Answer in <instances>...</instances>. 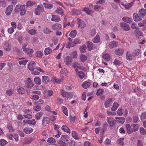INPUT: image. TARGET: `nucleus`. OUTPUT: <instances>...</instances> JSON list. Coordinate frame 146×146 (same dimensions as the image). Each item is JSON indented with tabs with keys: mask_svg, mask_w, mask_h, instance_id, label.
<instances>
[{
	"mask_svg": "<svg viewBox=\"0 0 146 146\" xmlns=\"http://www.w3.org/2000/svg\"><path fill=\"white\" fill-rule=\"evenodd\" d=\"M20 9V14L21 15H23L25 14V5H17L15 9V12L17 13L19 11V9Z\"/></svg>",
	"mask_w": 146,
	"mask_h": 146,
	"instance_id": "f257e3e1",
	"label": "nucleus"
},
{
	"mask_svg": "<svg viewBox=\"0 0 146 146\" xmlns=\"http://www.w3.org/2000/svg\"><path fill=\"white\" fill-rule=\"evenodd\" d=\"M60 94L62 96L63 98H66L68 100L71 99L73 96V94L71 92H67L63 90H60Z\"/></svg>",
	"mask_w": 146,
	"mask_h": 146,
	"instance_id": "f03ea898",
	"label": "nucleus"
},
{
	"mask_svg": "<svg viewBox=\"0 0 146 146\" xmlns=\"http://www.w3.org/2000/svg\"><path fill=\"white\" fill-rule=\"evenodd\" d=\"M44 11V7L42 5H38L37 8L35 10V13L36 15H40L41 13L43 12Z\"/></svg>",
	"mask_w": 146,
	"mask_h": 146,
	"instance_id": "7ed1b4c3",
	"label": "nucleus"
},
{
	"mask_svg": "<svg viewBox=\"0 0 146 146\" xmlns=\"http://www.w3.org/2000/svg\"><path fill=\"white\" fill-rule=\"evenodd\" d=\"M27 45V44L25 43L22 46V48L23 51L26 53L27 54H32L34 52L33 50L31 49L26 48V47Z\"/></svg>",
	"mask_w": 146,
	"mask_h": 146,
	"instance_id": "20e7f679",
	"label": "nucleus"
},
{
	"mask_svg": "<svg viewBox=\"0 0 146 146\" xmlns=\"http://www.w3.org/2000/svg\"><path fill=\"white\" fill-rule=\"evenodd\" d=\"M50 119L49 117L46 116L43 117L42 120V126L45 127L47 126L50 123Z\"/></svg>",
	"mask_w": 146,
	"mask_h": 146,
	"instance_id": "39448f33",
	"label": "nucleus"
},
{
	"mask_svg": "<svg viewBox=\"0 0 146 146\" xmlns=\"http://www.w3.org/2000/svg\"><path fill=\"white\" fill-rule=\"evenodd\" d=\"M121 27L123 29V30L126 31H129L130 30V27L128 24L124 22H121L120 23Z\"/></svg>",
	"mask_w": 146,
	"mask_h": 146,
	"instance_id": "423d86ee",
	"label": "nucleus"
},
{
	"mask_svg": "<svg viewBox=\"0 0 146 146\" xmlns=\"http://www.w3.org/2000/svg\"><path fill=\"white\" fill-rule=\"evenodd\" d=\"M72 61V58L70 56H67L64 59V63L67 65H70Z\"/></svg>",
	"mask_w": 146,
	"mask_h": 146,
	"instance_id": "0eeeda50",
	"label": "nucleus"
},
{
	"mask_svg": "<svg viewBox=\"0 0 146 146\" xmlns=\"http://www.w3.org/2000/svg\"><path fill=\"white\" fill-rule=\"evenodd\" d=\"M44 94L45 97L48 98L53 95V92L52 90H46L44 92Z\"/></svg>",
	"mask_w": 146,
	"mask_h": 146,
	"instance_id": "6e6552de",
	"label": "nucleus"
},
{
	"mask_svg": "<svg viewBox=\"0 0 146 146\" xmlns=\"http://www.w3.org/2000/svg\"><path fill=\"white\" fill-rule=\"evenodd\" d=\"M13 6L10 5L8 6L5 12L6 15L7 16L10 15L11 14L13 10Z\"/></svg>",
	"mask_w": 146,
	"mask_h": 146,
	"instance_id": "1a4fd4ad",
	"label": "nucleus"
},
{
	"mask_svg": "<svg viewBox=\"0 0 146 146\" xmlns=\"http://www.w3.org/2000/svg\"><path fill=\"white\" fill-rule=\"evenodd\" d=\"M135 0H133L132 1L129 3L124 4L123 2L121 3V4L123 5L126 9H128L130 8L133 5Z\"/></svg>",
	"mask_w": 146,
	"mask_h": 146,
	"instance_id": "9d476101",
	"label": "nucleus"
},
{
	"mask_svg": "<svg viewBox=\"0 0 146 146\" xmlns=\"http://www.w3.org/2000/svg\"><path fill=\"white\" fill-rule=\"evenodd\" d=\"M49 16L50 17H52L51 20L52 21L58 22L61 21L60 18L58 15H50Z\"/></svg>",
	"mask_w": 146,
	"mask_h": 146,
	"instance_id": "9b49d317",
	"label": "nucleus"
},
{
	"mask_svg": "<svg viewBox=\"0 0 146 146\" xmlns=\"http://www.w3.org/2000/svg\"><path fill=\"white\" fill-rule=\"evenodd\" d=\"M106 120L109 125L111 127H113L114 125L115 120L113 118L107 117Z\"/></svg>",
	"mask_w": 146,
	"mask_h": 146,
	"instance_id": "f8f14e48",
	"label": "nucleus"
},
{
	"mask_svg": "<svg viewBox=\"0 0 146 146\" xmlns=\"http://www.w3.org/2000/svg\"><path fill=\"white\" fill-rule=\"evenodd\" d=\"M75 71L77 73L78 76L81 79H82L85 76L84 73L82 71H79L77 68L75 69Z\"/></svg>",
	"mask_w": 146,
	"mask_h": 146,
	"instance_id": "ddd939ff",
	"label": "nucleus"
},
{
	"mask_svg": "<svg viewBox=\"0 0 146 146\" xmlns=\"http://www.w3.org/2000/svg\"><path fill=\"white\" fill-rule=\"evenodd\" d=\"M130 125L128 124H126V128L127 132L129 134H131L133 132V128L131 127Z\"/></svg>",
	"mask_w": 146,
	"mask_h": 146,
	"instance_id": "4468645a",
	"label": "nucleus"
},
{
	"mask_svg": "<svg viewBox=\"0 0 146 146\" xmlns=\"http://www.w3.org/2000/svg\"><path fill=\"white\" fill-rule=\"evenodd\" d=\"M77 20L78 27L81 28H84L86 25L84 22L80 19H78Z\"/></svg>",
	"mask_w": 146,
	"mask_h": 146,
	"instance_id": "2eb2a0df",
	"label": "nucleus"
},
{
	"mask_svg": "<svg viewBox=\"0 0 146 146\" xmlns=\"http://www.w3.org/2000/svg\"><path fill=\"white\" fill-rule=\"evenodd\" d=\"M35 64L34 61H32L30 62L28 65V68L29 70L31 71L34 70L35 69Z\"/></svg>",
	"mask_w": 146,
	"mask_h": 146,
	"instance_id": "dca6fc26",
	"label": "nucleus"
},
{
	"mask_svg": "<svg viewBox=\"0 0 146 146\" xmlns=\"http://www.w3.org/2000/svg\"><path fill=\"white\" fill-rule=\"evenodd\" d=\"M124 50L121 48L117 49L115 51V54L118 55H121L123 53Z\"/></svg>",
	"mask_w": 146,
	"mask_h": 146,
	"instance_id": "f3484780",
	"label": "nucleus"
},
{
	"mask_svg": "<svg viewBox=\"0 0 146 146\" xmlns=\"http://www.w3.org/2000/svg\"><path fill=\"white\" fill-rule=\"evenodd\" d=\"M126 59L128 60H132L133 55L130 51H128L126 53Z\"/></svg>",
	"mask_w": 146,
	"mask_h": 146,
	"instance_id": "a211bd4d",
	"label": "nucleus"
},
{
	"mask_svg": "<svg viewBox=\"0 0 146 146\" xmlns=\"http://www.w3.org/2000/svg\"><path fill=\"white\" fill-rule=\"evenodd\" d=\"M4 49L7 51L11 50V47L8 42H5L3 44Z\"/></svg>",
	"mask_w": 146,
	"mask_h": 146,
	"instance_id": "6ab92c4d",
	"label": "nucleus"
},
{
	"mask_svg": "<svg viewBox=\"0 0 146 146\" xmlns=\"http://www.w3.org/2000/svg\"><path fill=\"white\" fill-rule=\"evenodd\" d=\"M33 131V129L31 127H26L23 129V131L27 134H29Z\"/></svg>",
	"mask_w": 146,
	"mask_h": 146,
	"instance_id": "aec40b11",
	"label": "nucleus"
},
{
	"mask_svg": "<svg viewBox=\"0 0 146 146\" xmlns=\"http://www.w3.org/2000/svg\"><path fill=\"white\" fill-rule=\"evenodd\" d=\"M146 14V10L144 9H142L139 11V15L141 17H143Z\"/></svg>",
	"mask_w": 146,
	"mask_h": 146,
	"instance_id": "412c9836",
	"label": "nucleus"
},
{
	"mask_svg": "<svg viewBox=\"0 0 146 146\" xmlns=\"http://www.w3.org/2000/svg\"><path fill=\"white\" fill-rule=\"evenodd\" d=\"M27 83V86L29 88H31L34 86V84L32 83V81L30 78H28Z\"/></svg>",
	"mask_w": 146,
	"mask_h": 146,
	"instance_id": "4be33fe9",
	"label": "nucleus"
},
{
	"mask_svg": "<svg viewBox=\"0 0 146 146\" xmlns=\"http://www.w3.org/2000/svg\"><path fill=\"white\" fill-rule=\"evenodd\" d=\"M112 102V100L111 98H110L106 99L104 103V105L106 108H107L110 106V104Z\"/></svg>",
	"mask_w": 146,
	"mask_h": 146,
	"instance_id": "5701e85b",
	"label": "nucleus"
},
{
	"mask_svg": "<svg viewBox=\"0 0 146 146\" xmlns=\"http://www.w3.org/2000/svg\"><path fill=\"white\" fill-rule=\"evenodd\" d=\"M55 12L58 14L62 16H63L64 15V13L62 8L60 7H58L55 11Z\"/></svg>",
	"mask_w": 146,
	"mask_h": 146,
	"instance_id": "b1692460",
	"label": "nucleus"
},
{
	"mask_svg": "<svg viewBox=\"0 0 146 146\" xmlns=\"http://www.w3.org/2000/svg\"><path fill=\"white\" fill-rule=\"evenodd\" d=\"M82 9V11L85 12L88 15H89L90 14L92 11L89 9L88 7H84Z\"/></svg>",
	"mask_w": 146,
	"mask_h": 146,
	"instance_id": "393cba45",
	"label": "nucleus"
},
{
	"mask_svg": "<svg viewBox=\"0 0 146 146\" xmlns=\"http://www.w3.org/2000/svg\"><path fill=\"white\" fill-rule=\"evenodd\" d=\"M61 129L65 132L68 133H70V129L66 125H63L61 127Z\"/></svg>",
	"mask_w": 146,
	"mask_h": 146,
	"instance_id": "a878e982",
	"label": "nucleus"
},
{
	"mask_svg": "<svg viewBox=\"0 0 146 146\" xmlns=\"http://www.w3.org/2000/svg\"><path fill=\"white\" fill-rule=\"evenodd\" d=\"M115 119L119 123L123 124L125 121V119L123 117H116Z\"/></svg>",
	"mask_w": 146,
	"mask_h": 146,
	"instance_id": "bb28decb",
	"label": "nucleus"
},
{
	"mask_svg": "<svg viewBox=\"0 0 146 146\" xmlns=\"http://www.w3.org/2000/svg\"><path fill=\"white\" fill-rule=\"evenodd\" d=\"M133 18L134 21H140L142 20V19L138 16L136 13H134L133 14Z\"/></svg>",
	"mask_w": 146,
	"mask_h": 146,
	"instance_id": "cd10ccee",
	"label": "nucleus"
},
{
	"mask_svg": "<svg viewBox=\"0 0 146 146\" xmlns=\"http://www.w3.org/2000/svg\"><path fill=\"white\" fill-rule=\"evenodd\" d=\"M52 28L53 29L56 30V29H60L62 28V26L60 24H56L52 26Z\"/></svg>",
	"mask_w": 146,
	"mask_h": 146,
	"instance_id": "c85d7f7f",
	"label": "nucleus"
},
{
	"mask_svg": "<svg viewBox=\"0 0 146 146\" xmlns=\"http://www.w3.org/2000/svg\"><path fill=\"white\" fill-rule=\"evenodd\" d=\"M119 106V105L118 103L116 102H114L113 104L111 110L112 111H115L117 110Z\"/></svg>",
	"mask_w": 146,
	"mask_h": 146,
	"instance_id": "c756f323",
	"label": "nucleus"
},
{
	"mask_svg": "<svg viewBox=\"0 0 146 146\" xmlns=\"http://www.w3.org/2000/svg\"><path fill=\"white\" fill-rule=\"evenodd\" d=\"M117 41H113L109 43V46L110 48H113L117 46Z\"/></svg>",
	"mask_w": 146,
	"mask_h": 146,
	"instance_id": "7c9ffc66",
	"label": "nucleus"
},
{
	"mask_svg": "<svg viewBox=\"0 0 146 146\" xmlns=\"http://www.w3.org/2000/svg\"><path fill=\"white\" fill-rule=\"evenodd\" d=\"M122 20L125 22L131 23L132 22V19L127 17H124L122 18Z\"/></svg>",
	"mask_w": 146,
	"mask_h": 146,
	"instance_id": "2f4dec72",
	"label": "nucleus"
},
{
	"mask_svg": "<svg viewBox=\"0 0 146 146\" xmlns=\"http://www.w3.org/2000/svg\"><path fill=\"white\" fill-rule=\"evenodd\" d=\"M43 4L45 8L50 9L54 7L53 5L52 4L47 3L45 2L43 3Z\"/></svg>",
	"mask_w": 146,
	"mask_h": 146,
	"instance_id": "473e14b6",
	"label": "nucleus"
},
{
	"mask_svg": "<svg viewBox=\"0 0 146 146\" xmlns=\"http://www.w3.org/2000/svg\"><path fill=\"white\" fill-rule=\"evenodd\" d=\"M131 126L132 127L133 132H135L138 131V129L139 127V126L138 124H131Z\"/></svg>",
	"mask_w": 146,
	"mask_h": 146,
	"instance_id": "72a5a7b5",
	"label": "nucleus"
},
{
	"mask_svg": "<svg viewBox=\"0 0 146 146\" xmlns=\"http://www.w3.org/2000/svg\"><path fill=\"white\" fill-rule=\"evenodd\" d=\"M43 115V113L40 112L37 113L35 115V118L38 120H39Z\"/></svg>",
	"mask_w": 146,
	"mask_h": 146,
	"instance_id": "f704fd0d",
	"label": "nucleus"
},
{
	"mask_svg": "<svg viewBox=\"0 0 146 146\" xmlns=\"http://www.w3.org/2000/svg\"><path fill=\"white\" fill-rule=\"evenodd\" d=\"M90 82L85 81L82 84V86L84 88L86 89L90 86Z\"/></svg>",
	"mask_w": 146,
	"mask_h": 146,
	"instance_id": "c9c22d12",
	"label": "nucleus"
},
{
	"mask_svg": "<svg viewBox=\"0 0 146 146\" xmlns=\"http://www.w3.org/2000/svg\"><path fill=\"white\" fill-rule=\"evenodd\" d=\"M100 41V38L99 35H96V36L94 37L93 39V42H94L97 43Z\"/></svg>",
	"mask_w": 146,
	"mask_h": 146,
	"instance_id": "e433bc0d",
	"label": "nucleus"
},
{
	"mask_svg": "<svg viewBox=\"0 0 146 146\" xmlns=\"http://www.w3.org/2000/svg\"><path fill=\"white\" fill-rule=\"evenodd\" d=\"M140 50L139 49H136L134 50L133 53H132L133 57H135L138 56L140 53Z\"/></svg>",
	"mask_w": 146,
	"mask_h": 146,
	"instance_id": "4c0bfd02",
	"label": "nucleus"
},
{
	"mask_svg": "<svg viewBox=\"0 0 146 146\" xmlns=\"http://www.w3.org/2000/svg\"><path fill=\"white\" fill-rule=\"evenodd\" d=\"M87 47L89 51H90L93 49V44L92 42L90 41H88L87 42Z\"/></svg>",
	"mask_w": 146,
	"mask_h": 146,
	"instance_id": "58836bf2",
	"label": "nucleus"
},
{
	"mask_svg": "<svg viewBox=\"0 0 146 146\" xmlns=\"http://www.w3.org/2000/svg\"><path fill=\"white\" fill-rule=\"evenodd\" d=\"M77 34L76 31L75 30H74L72 31L69 35V36H70L72 38H74Z\"/></svg>",
	"mask_w": 146,
	"mask_h": 146,
	"instance_id": "ea45409f",
	"label": "nucleus"
},
{
	"mask_svg": "<svg viewBox=\"0 0 146 146\" xmlns=\"http://www.w3.org/2000/svg\"><path fill=\"white\" fill-rule=\"evenodd\" d=\"M26 123L32 125H35L36 124L35 120V119H33L32 120H27L26 121Z\"/></svg>",
	"mask_w": 146,
	"mask_h": 146,
	"instance_id": "a19ab883",
	"label": "nucleus"
},
{
	"mask_svg": "<svg viewBox=\"0 0 146 146\" xmlns=\"http://www.w3.org/2000/svg\"><path fill=\"white\" fill-rule=\"evenodd\" d=\"M14 93V90L13 89H9L7 90H6V94L9 96H11Z\"/></svg>",
	"mask_w": 146,
	"mask_h": 146,
	"instance_id": "79ce46f5",
	"label": "nucleus"
},
{
	"mask_svg": "<svg viewBox=\"0 0 146 146\" xmlns=\"http://www.w3.org/2000/svg\"><path fill=\"white\" fill-rule=\"evenodd\" d=\"M34 80L36 84L39 85L41 84V80L39 77H36L34 78Z\"/></svg>",
	"mask_w": 146,
	"mask_h": 146,
	"instance_id": "37998d69",
	"label": "nucleus"
},
{
	"mask_svg": "<svg viewBox=\"0 0 146 146\" xmlns=\"http://www.w3.org/2000/svg\"><path fill=\"white\" fill-rule=\"evenodd\" d=\"M42 82L44 84L47 83L49 80L48 77L47 76H42Z\"/></svg>",
	"mask_w": 146,
	"mask_h": 146,
	"instance_id": "c03bdc74",
	"label": "nucleus"
},
{
	"mask_svg": "<svg viewBox=\"0 0 146 146\" xmlns=\"http://www.w3.org/2000/svg\"><path fill=\"white\" fill-rule=\"evenodd\" d=\"M52 51V49L50 47L46 48L44 50V54L45 55L49 54Z\"/></svg>",
	"mask_w": 146,
	"mask_h": 146,
	"instance_id": "a18cd8bd",
	"label": "nucleus"
},
{
	"mask_svg": "<svg viewBox=\"0 0 146 146\" xmlns=\"http://www.w3.org/2000/svg\"><path fill=\"white\" fill-rule=\"evenodd\" d=\"M72 58H76L77 57V54L76 51L72 52L70 54Z\"/></svg>",
	"mask_w": 146,
	"mask_h": 146,
	"instance_id": "49530a36",
	"label": "nucleus"
},
{
	"mask_svg": "<svg viewBox=\"0 0 146 146\" xmlns=\"http://www.w3.org/2000/svg\"><path fill=\"white\" fill-rule=\"evenodd\" d=\"M36 2L35 1H29L27 2V7L32 6L33 5L35 4Z\"/></svg>",
	"mask_w": 146,
	"mask_h": 146,
	"instance_id": "de8ad7c7",
	"label": "nucleus"
},
{
	"mask_svg": "<svg viewBox=\"0 0 146 146\" xmlns=\"http://www.w3.org/2000/svg\"><path fill=\"white\" fill-rule=\"evenodd\" d=\"M103 58L106 60L109 61L110 59V57L108 54H104Z\"/></svg>",
	"mask_w": 146,
	"mask_h": 146,
	"instance_id": "09e8293b",
	"label": "nucleus"
},
{
	"mask_svg": "<svg viewBox=\"0 0 146 146\" xmlns=\"http://www.w3.org/2000/svg\"><path fill=\"white\" fill-rule=\"evenodd\" d=\"M7 143V142L5 139H0V145L1 146H4Z\"/></svg>",
	"mask_w": 146,
	"mask_h": 146,
	"instance_id": "8fccbe9b",
	"label": "nucleus"
},
{
	"mask_svg": "<svg viewBox=\"0 0 146 146\" xmlns=\"http://www.w3.org/2000/svg\"><path fill=\"white\" fill-rule=\"evenodd\" d=\"M19 92L21 94H24L25 93V90L22 87H20L18 89Z\"/></svg>",
	"mask_w": 146,
	"mask_h": 146,
	"instance_id": "3c124183",
	"label": "nucleus"
},
{
	"mask_svg": "<svg viewBox=\"0 0 146 146\" xmlns=\"http://www.w3.org/2000/svg\"><path fill=\"white\" fill-rule=\"evenodd\" d=\"M75 46L73 42L72 43H71L70 42H68L66 46V47L68 48H70L72 47H73Z\"/></svg>",
	"mask_w": 146,
	"mask_h": 146,
	"instance_id": "603ef678",
	"label": "nucleus"
},
{
	"mask_svg": "<svg viewBox=\"0 0 146 146\" xmlns=\"http://www.w3.org/2000/svg\"><path fill=\"white\" fill-rule=\"evenodd\" d=\"M62 110L63 113L66 116L68 115V110L67 108L64 106L62 107L61 108Z\"/></svg>",
	"mask_w": 146,
	"mask_h": 146,
	"instance_id": "864d4df0",
	"label": "nucleus"
},
{
	"mask_svg": "<svg viewBox=\"0 0 146 146\" xmlns=\"http://www.w3.org/2000/svg\"><path fill=\"white\" fill-rule=\"evenodd\" d=\"M13 50L14 52H15L17 54L19 55L21 54L22 52H21L19 49L17 47H14L13 48Z\"/></svg>",
	"mask_w": 146,
	"mask_h": 146,
	"instance_id": "5fc2aeb1",
	"label": "nucleus"
},
{
	"mask_svg": "<svg viewBox=\"0 0 146 146\" xmlns=\"http://www.w3.org/2000/svg\"><path fill=\"white\" fill-rule=\"evenodd\" d=\"M43 54L40 51H37L35 54L36 56L39 58H41Z\"/></svg>",
	"mask_w": 146,
	"mask_h": 146,
	"instance_id": "6e6d98bb",
	"label": "nucleus"
},
{
	"mask_svg": "<svg viewBox=\"0 0 146 146\" xmlns=\"http://www.w3.org/2000/svg\"><path fill=\"white\" fill-rule=\"evenodd\" d=\"M47 142L50 143H55V139L52 137H50L48 138L47 141Z\"/></svg>",
	"mask_w": 146,
	"mask_h": 146,
	"instance_id": "4d7b16f0",
	"label": "nucleus"
},
{
	"mask_svg": "<svg viewBox=\"0 0 146 146\" xmlns=\"http://www.w3.org/2000/svg\"><path fill=\"white\" fill-rule=\"evenodd\" d=\"M86 47L85 45H83L80 48V51L82 53L85 52L86 51Z\"/></svg>",
	"mask_w": 146,
	"mask_h": 146,
	"instance_id": "13d9d810",
	"label": "nucleus"
},
{
	"mask_svg": "<svg viewBox=\"0 0 146 146\" xmlns=\"http://www.w3.org/2000/svg\"><path fill=\"white\" fill-rule=\"evenodd\" d=\"M80 59L82 62H84L86 61L87 59V56L84 55H81L80 56Z\"/></svg>",
	"mask_w": 146,
	"mask_h": 146,
	"instance_id": "bf43d9fd",
	"label": "nucleus"
},
{
	"mask_svg": "<svg viewBox=\"0 0 146 146\" xmlns=\"http://www.w3.org/2000/svg\"><path fill=\"white\" fill-rule=\"evenodd\" d=\"M134 32L135 33V35L136 36H142V33L140 31H138L137 30H135L134 31Z\"/></svg>",
	"mask_w": 146,
	"mask_h": 146,
	"instance_id": "052dcab7",
	"label": "nucleus"
},
{
	"mask_svg": "<svg viewBox=\"0 0 146 146\" xmlns=\"http://www.w3.org/2000/svg\"><path fill=\"white\" fill-rule=\"evenodd\" d=\"M146 117V112L142 113L140 116V119L141 121L145 119Z\"/></svg>",
	"mask_w": 146,
	"mask_h": 146,
	"instance_id": "680f3d73",
	"label": "nucleus"
},
{
	"mask_svg": "<svg viewBox=\"0 0 146 146\" xmlns=\"http://www.w3.org/2000/svg\"><path fill=\"white\" fill-rule=\"evenodd\" d=\"M139 120V118L137 116H134L133 119V122L135 123H137Z\"/></svg>",
	"mask_w": 146,
	"mask_h": 146,
	"instance_id": "e2e57ef3",
	"label": "nucleus"
},
{
	"mask_svg": "<svg viewBox=\"0 0 146 146\" xmlns=\"http://www.w3.org/2000/svg\"><path fill=\"white\" fill-rule=\"evenodd\" d=\"M33 140V139L32 138H30L27 139L25 141V144H29Z\"/></svg>",
	"mask_w": 146,
	"mask_h": 146,
	"instance_id": "0e129e2a",
	"label": "nucleus"
},
{
	"mask_svg": "<svg viewBox=\"0 0 146 146\" xmlns=\"http://www.w3.org/2000/svg\"><path fill=\"white\" fill-rule=\"evenodd\" d=\"M123 110L122 109L119 108L117 111V114L119 116L122 115L123 114Z\"/></svg>",
	"mask_w": 146,
	"mask_h": 146,
	"instance_id": "69168bd1",
	"label": "nucleus"
},
{
	"mask_svg": "<svg viewBox=\"0 0 146 146\" xmlns=\"http://www.w3.org/2000/svg\"><path fill=\"white\" fill-rule=\"evenodd\" d=\"M68 146H75V143L73 140H70L68 142Z\"/></svg>",
	"mask_w": 146,
	"mask_h": 146,
	"instance_id": "338daca9",
	"label": "nucleus"
},
{
	"mask_svg": "<svg viewBox=\"0 0 146 146\" xmlns=\"http://www.w3.org/2000/svg\"><path fill=\"white\" fill-rule=\"evenodd\" d=\"M58 144L60 146H67L66 143L62 141H59Z\"/></svg>",
	"mask_w": 146,
	"mask_h": 146,
	"instance_id": "774afa93",
	"label": "nucleus"
}]
</instances>
